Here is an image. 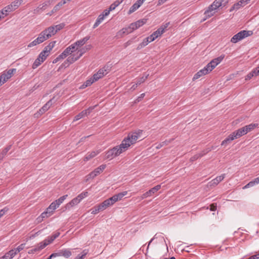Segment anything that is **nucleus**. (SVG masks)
<instances>
[{
    "mask_svg": "<svg viewBox=\"0 0 259 259\" xmlns=\"http://www.w3.org/2000/svg\"><path fill=\"white\" fill-rule=\"evenodd\" d=\"M62 250L63 256H64L66 258H68L72 254L71 251L68 249H62Z\"/></svg>",
    "mask_w": 259,
    "mask_h": 259,
    "instance_id": "obj_41",
    "label": "nucleus"
},
{
    "mask_svg": "<svg viewBox=\"0 0 259 259\" xmlns=\"http://www.w3.org/2000/svg\"><path fill=\"white\" fill-rule=\"evenodd\" d=\"M88 193L87 192H83L76 197L80 201H81L84 198L88 196Z\"/></svg>",
    "mask_w": 259,
    "mask_h": 259,
    "instance_id": "obj_48",
    "label": "nucleus"
},
{
    "mask_svg": "<svg viewBox=\"0 0 259 259\" xmlns=\"http://www.w3.org/2000/svg\"><path fill=\"white\" fill-rule=\"evenodd\" d=\"M97 206L101 211L104 210L106 209L108 207L110 206L106 200Z\"/></svg>",
    "mask_w": 259,
    "mask_h": 259,
    "instance_id": "obj_32",
    "label": "nucleus"
},
{
    "mask_svg": "<svg viewBox=\"0 0 259 259\" xmlns=\"http://www.w3.org/2000/svg\"><path fill=\"white\" fill-rule=\"evenodd\" d=\"M9 210L7 207H4L3 209L0 210V218L3 216Z\"/></svg>",
    "mask_w": 259,
    "mask_h": 259,
    "instance_id": "obj_55",
    "label": "nucleus"
},
{
    "mask_svg": "<svg viewBox=\"0 0 259 259\" xmlns=\"http://www.w3.org/2000/svg\"><path fill=\"white\" fill-rule=\"evenodd\" d=\"M210 150H204L199 153H197L196 154L194 155L193 156H192L190 158V160L191 161H194L197 160V159H198V158L201 157L202 156H203V155H205Z\"/></svg>",
    "mask_w": 259,
    "mask_h": 259,
    "instance_id": "obj_22",
    "label": "nucleus"
},
{
    "mask_svg": "<svg viewBox=\"0 0 259 259\" xmlns=\"http://www.w3.org/2000/svg\"><path fill=\"white\" fill-rule=\"evenodd\" d=\"M63 5H64V2H59L57 5H56L54 7L53 10H52V13H56V12H57L58 11H59L61 7Z\"/></svg>",
    "mask_w": 259,
    "mask_h": 259,
    "instance_id": "obj_38",
    "label": "nucleus"
},
{
    "mask_svg": "<svg viewBox=\"0 0 259 259\" xmlns=\"http://www.w3.org/2000/svg\"><path fill=\"white\" fill-rule=\"evenodd\" d=\"M145 93H143L142 94H141V95L138 97L134 101V103H138L140 101L142 100V99L145 97Z\"/></svg>",
    "mask_w": 259,
    "mask_h": 259,
    "instance_id": "obj_56",
    "label": "nucleus"
},
{
    "mask_svg": "<svg viewBox=\"0 0 259 259\" xmlns=\"http://www.w3.org/2000/svg\"><path fill=\"white\" fill-rule=\"evenodd\" d=\"M85 52V50L82 48L79 50L76 54H73L68 57L66 61L68 62L69 64H71L79 59Z\"/></svg>",
    "mask_w": 259,
    "mask_h": 259,
    "instance_id": "obj_9",
    "label": "nucleus"
},
{
    "mask_svg": "<svg viewBox=\"0 0 259 259\" xmlns=\"http://www.w3.org/2000/svg\"><path fill=\"white\" fill-rule=\"evenodd\" d=\"M46 211L43 212L37 218L38 222H41L44 219L49 217L50 216Z\"/></svg>",
    "mask_w": 259,
    "mask_h": 259,
    "instance_id": "obj_46",
    "label": "nucleus"
},
{
    "mask_svg": "<svg viewBox=\"0 0 259 259\" xmlns=\"http://www.w3.org/2000/svg\"><path fill=\"white\" fill-rule=\"evenodd\" d=\"M246 134V133L245 132V128H244V127L240 128L233 132L227 138H226L224 141H223L221 143V145H224L227 144L228 143H230L231 141L234 140V139L240 138V137Z\"/></svg>",
    "mask_w": 259,
    "mask_h": 259,
    "instance_id": "obj_2",
    "label": "nucleus"
},
{
    "mask_svg": "<svg viewBox=\"0 0 259 259\" xmlns=\"http://www.w3.org/2000/svg\"><path fill=\"white\" fill-rule=\"evenodd\" d=\"M65 26V24L64 23H61L56 25L52 26L54 28L55 30H56V33L63 29Z\"/></svg>",
    "mask_w": 259,
    "mask_h": 259,
    "instance_id": "obj_50",
    "label": "nucleus"
},
{
    "mask_svg": "<svg viewBox=\"0 0 259 259\" xmlns=\"http://www.w3.org/2000/svg\"><path fill=\"white\" fill-rule=\"evenodd\" d=\"M59 206L58 205L57 202L54 201L51 203L49 206V209H52L55 210L57 208H58Z\"/></svg>",
    "mask_w": 259,
    "mask_h": 259,
    "instance_id": "obj_52",
    "label": "nucleus"
},
{
    "mask_svg": "<svg viewBox=\"0 0 259 259\" xmlns=\"http://www.w3.org/2000/svg\"><path fill=\"white\" fill-rule=\"evenodd\" d=\"M140 6L136 2L130 8L128 14H131L136 11Z\"/></svg>",
    "mask_w": 259,
    "mask_h": 259,
    "instance_id": "obj_37",
    "label": "nucleus"
},
{
    "mask_svg": "<svg viewBox=\"0 0 259 259\" xmlns=\"http://www.w3.org/2000/svg\"><path fill=\"white\" fill-rule=\"evenodd\" d=\"M258 75L256 72V70L255 69H254L251 72L247 74V75L245 77V80H248L254 76H257Z\"/></svg>",
    "mask_w": 259,
    "mask_h": 259,
    "instance_id": "obj_39",
    "label": "nucleus"
},
{
    "mask_svg": "<svg viewBox=\"0 0 259 259\" xmlns=\"http://www.w3.org/2000/svg\"><path fill=\"white\" fill-rule=\"evenodd\" d=\"M68 196L67 195H65L63 196H61L58 199L55 200V201L57 202L58 205L59 206V205L63 203V202L64 201L65 199L67 198Z\"/></svg>",
    "mask_w": 259,
    "mask_h": 259,
    "instance_id": "obj_49",
    "label": "nucleus"
},
{
    "mask_svg": "<svg viewBox=\"0 0 259 259\" xmlns=\"http://www.w3.org/2000/svg\"><path fill=\"white\" fill-rule=\"evenodd\" d=\"M16 71V69L13 68L8 70L7 72H4L1 76L0 77L3 81L5 83L9 79H10L12 75Z\"/></svg>",
    "mask_w": 259,
    "mask_h": 259,
    "instance_id": "obj_11",
    "label": "nucleus"
},
{
    "mask_svg": "<svg viewBox=\"0 0 259 259\" xmlns=\"http://www.w3.org/2000/svg\"><path fill=\"white\" fill-rule=\"evenodd\" d=\"M147 45L146 44V42H145V41L143 40V41L138 45V46L137 48V50H141V49L146 46Z\"/></svg>",
    "mask_w": 259,
    "mask_h": 259,
    "instance_id": "obj_54",
    "label": "nucleus"
},
{
    "mask_svg": "<svg viewBox=\"0 0 259 259\" xmlns=\"http://www.w3.org/2000/svg\"><path fill=\"white\" fill-rule=\"evenodd\" d=\"M22 0H16L13 2L10 5L6 6L3 10L5 13V16L8 15V12L13 11L17 9L21 4Z\"/></svg>",
    "mask_w": 259,
    "mask_h": 259,
    "instance_id": "obj_6",
    "label": "nucleus"
},
{
    "mask_svg": "<svg viewBox=\"0 0 259 259\" xmlns=\"http://www.w3.org/2000/svg\"><path fill=\"white\" fill-rule=\"evenodd\" d=\"M80 201L76 198H73L71 201L66 204L67 208H70L78 204Z\"/></svg>",
    "mask_w": 259,
    "mask_h": 259,
    "instance_id": "obj_27",
    "label": "nucleus"
},
{
    "mask_svg": "<svg viewBox=\"0 0 259 259\" xmlns=\"http://www.w3.org/2000/svg\"><path fill=\"white\" fill-rule=\"evenodd\" d=\"M147 19H143L139 20L134 23H131L128 27L123 28L121 30L123 34H128L132 32L134 30H136L141 26H143L146 23Z\"/></svg>",
    "mask_w": 259,
    "mask_h": 259,
    "instance_id": "obj_3",
    "label": "nucleus"
},
{
    "mask_svg": "<svg viewBox=\"0 0 259 259\" xmlns=\"http://www.w3.org/2000/svg\"><path fill=\"white\" fill-rule=\"evenodd\" d=\"M40 33L42 36H44L45 39L46 40L54 35L56 33V30H55L54 28L51 26L46 28Z\"/></svg>",
    "mask_w": 259,
    "mask_h": 259,
    "instance_id": "obj_10",
    "label": "nucleus"
},
{
    "mask_svg": "<svg viewBox=\"0 0 259 259\" xmlns=\"http://www.w3.org/2000/svg\"><path fill=\"white\" fill-rule=\"evenodd\" d=\"M149 75V74H146V75L143 76L142 77L138 78L136 82V83L138 84V85H139L141 83H143L146 80V79L147 78V77H148Z\"/></svg>",
    "mask_w": 259,
    "mask_h": 259,
    "instance_id": "obj_43",
    "label": "nucleus"
},
{
    "mask_svg": "<svg viewBox=\"0 0 259 259\" xmlns=\"http://www.w3.org/2000/svg\"><path fill=\"white\" fill-rule=\"evenodd\" d=\"M95 81H96L94 80L93 77H92V78L86 81L85 86L88 87V86L91 85Z\"/></svg>",
    "mask_w": 259,
    "mask_h": 259,
    "instance_id": "obj_57",
    "label": "nucleus"
},
{
    "mask_svg": "<svg viewBox=\"0 0 259 259\" xmlns=\"http://www.w3.org/2000/svg\"><path fill=\"white\" fill-rule=\"evenodd\" d=\"M93 109V108L90 107L86 110H83L82 111H81L80 113H79V114H78L74 117L73 121H77L86 116H88V115H89L90 114V113L91 112V111Z\"/></svg>",
    "mask_w": 259,
    "mask_h": 259,
    "instance_id": "obj_13",
    "label": "nucleus"
},
{
    "mask_svg": "<svg viewBox=\"0 0 259 259\" xmlns=\"http://www.w3.org/2000/svg\"><path fill=\"white\" fill-rule=\"evenodd\" d=\"M169 22H167L162 25L160 28H159L157 31H159L160 34L161 35L164 32L165 29L169 26Z\"/></svg>",
    "mask_w": 259,
    "mask_h": 259,
    "instance_id": "obj_35",
    "label": "nucleus"
},
{
    "mask_svg": "<svg viewBox=\"0 0 259 259\" xmlns=\"http://www.w3.org/2000/svg\"><path fill=\"white\" fill-rule=\"evenodd\" d=\"M248 3L246 0H240L238 3H235L233 5L232 8L230 10V12H232L233 10H238L240 8L243 7L246 5Z\"/></svg>",
    "mask_w": 259,
    "mask_h": 259,
    "instance_id": "obj_16",
    "label": "nucleus"
},
{
    "mask_svg": "<svg viewBox=\"0 0 259 259\" xmlns=\"http://www.w3.org/2000/svg\"><path fill=\"white\" fill-rule=\"evenodd\" d=\"M214 10H211L210 9V6H209L208 9L205 11L204 15H205L206 18L204 19L205 20L206 18H210L214 14V12H213Z\"/></svg>",
    "mask_w": 259,
    "mask_h": 259,
    "instance_id": "obj_31",
    "label": "nucleus"
},
{
    "mask_svg": "<svg viewBox=\"0 0 259 259\" xmlns=\"http://www.w3.org/2000/svg\"><path fill=\"white\" fill-rule=\"evenodd\" d=\"M100 152V150L93 151L91 152L88 153L84 158V161H87L91 158L95 157L97 154Z\"/></svg>",
    "mask_w": 259,
    "mask_h": 259,
    "instance_id": "obj_18",
    "label": "nucleus"
},
{
    "mask_svg": "<svg viewBox=\"0 0 259 259\" xmlns=\"http://www.w3.org/2000/svg\"><path fill=\"white\" fill-rule=\"evenodd\" d=\"M92 212H91V213L92 214H97V213H98L100 211H101L100 209H99V208L98 207V206H95L94 208H93L92 209Z\"/></svg>",
    "mask_w": 259,
    "mask_h": 259,
    "instance_id": "obj_53",
    "label": "nucleus"
},
{
    "mask_svg": "<svg viewBox=\"0 0 259 259\" xmlns=\"http://www.w3.org/2000/svg\"><path fill=\"white\" fill-rule=\"evenodd\" d=\"M142 133L143 131L139 130L134 132L129 133L127 137L125 138L122 142L124 144L126 143V145L125 146L128 149L131 145L135 144L139 139L141 138Z\"/></svg>",
    "mask_w": 259,
    "mask_h": 259,
    "instance_id": "obj_1",
    "label": "nucleus"
},
{
    "mask_svg": "<svg viewBox=\"0 0 259 259\" xmlns=\"http://www.w3.org/2000/svg\"><path fill=\"white\" fill-rule=\"evenodd\" d=\"M259 258V251L254 255H251L247 259H258Z\"/></svg>",
    "mask_w": 259,
    "mask_h": 259,
    "instance_id": "obj_63",
    "label": "nucleus"
},
{
    "mask_svg": "<svg viewBox=\"0 0 259 259\" xmlns=\"http://www.w3.org/2000/svg\"><path fill=\"white\" fill-rule=\"evenodd\" d=\"M111 11V10H110L109 8H108V9H106L101 14L102 15H103L104 17H106L107 16H108L109 13H110V12Z\"/></svg>",
    "mask_w": 259,
    "mask_h": 259,
    "instance_id": "obj_60",
    "label": "nucleus"
},
{
    "mask_svg": "<svg viewBox=\"0 0 259 259\" xmlns=\"http://www.w3.org/2000/svg\"><path fill=\"white\" fill-rule=\"evenodd\" d=\"M45 40H46L45 39L44 36H42L41 33H40L38 35V36L36 39H35L33 41L28 45L27 47L28 48L33 47L43 42Z\"/></svg>",
    "mask_w": 259,
    "mask_h": 259,
    "instance_id": "obj_12",
    "label": "nucleus"
},
{
    "mask_svg": "<svg viewBox=\"0 0 259 259\" xmlns=\"http://www.w3.org/2000/svg\"><path fill=\"white\" fill-rule=\"evenodd\" d=\"M259 183V177L254 179L253 181L249 182L247 185H246L243 189H246L251 187H253L256 184Z\"/></svg>",
    "mask_w": 259,
    "mask_h": 259,
    "instance_id": "obj_25",
    "label": "nucleus"
},
{
    "mask_svg": "<svg viewBox=\"0 0 259 259\" xmlns=\"http://www.w3.org/2000/svg\"><path fill=\"white\" fill-rule=\"evenodd\" d=\"M225 4L224 0H215L212 4L210 5V9L215 10Z\"/></svg>",
    "mask_w": 259,
    "mask_h": 259,
    "instance_id": "obj_17",
    "label": "nucleus"
},
{
    "mask_svg": "<svg viewBox=\"0 0 259 259\" xmlns=\"http://www.w3.org/2000/svg\"><path fill=\"white\" fill-rule=\"evenodd\" d=\"M63 52L65 53V54L67 56H68L69 54H71L72 53V51L70 50V48H69V47L65 49Z\"/></svg>",
    "mask_w": 259,
    "mask_h": 259,
    "instance_id": "obj_61",
    "label": "nucleus"
},
{
    "mask_svg": "<svg viewBox=\"0 0 259 259\" xmlns=\"http://www.w3.org/2000/svg\"><path fill=\"white\" fill-rule=\"evenodd\" d=\"M209 64L210 65V68L211 69H214L217 65L215 64V62L213 60H212L210 62Z\"/></svg>",
    "mask_w": 259,
    "mask_h": 259,
    "instance_id": "obj_64",
    "label": "nucleus"
},
{
    "mask_svg": "<svg viewBox=\"0 0 259 259\" xmlns=\"http://www.w3.org/2000/svg\"><path fill=\"white\" fill-rule=\"evenodd\" d=\"M253 34L252 31L242 30L235 35L231 38V41L233 43H237L242 39L251 35Z\"/></svg>",
    "mask_w": 259,
    "mask_h": 259,
    "instance_id": "obj_4",
    "label": "nucleus"
},
{
    "mask_svg": "<svg viewBox=\"0 0 259 259\" xmlns=\"http://www.w3.org/2000/svg\"><path fill=\"white\" fill-rule=\"evenodd\" d=\"M257 126L258 124L257 123H251L250 124L244 126V128H245V132L247 134L248 132L253 130L255 127H257Z\"/></svg>",
    "mask_w": 259,
    "mask_h": 259,
    "instance_id": "obj_26",
    "label": "nucleus"
},
{
    "mask_svg": "<svg viewBox=\"0 0 259 259\" xmlns=\"http://www.w3.org/2000/svg\"><path fill=\"white\" fill-rule=\"evenodd\" d=\"M105 17L103 16V15H102L100 14L97 19L96 20L95 24L93 25V28H96L97 26H98L102 22V21L104 20Z\"/></svg>",
    "mask_w": 259,
    "mask_h": 259,
    "instance_id": "obj_29",
    "label": "nucleus"
},
{
    "mask_svg": "<svg viewBox=\"0 0 259 259\" xmlns=\"http://www.w3.org/2000/svg\"><path fill=\"white\" fill-rule=\"evenodd\" d=\"M49 54L45 52V51H42L40 53L38 57L40 58L42 62L45 61V60L47 59V57L49 56Z\"/></svg>",
    "mask_w": 259,
    "mask_h": 259,
    "instance_id": "obj_42",
    "label": "nucleus"
},
{
    "mask_svg": "<svg viewBox=\"0 0 259 259\" xmlns=\"http://www.w3.org/2000/svg\"><path fill=\"white\" fill-rule=\"evenodd\" d=\"M161 35L160 34L159 31H155L150 36H148L146 38L144 39L145 42H146V44L148 45L149 43L154 41L156 38L160 36Z\"/></svg>",
    "mask_w": 259,
    "mask_h": 259,
    "instance_id": "obj_14",
    "label": "nucleus"
},
{
    "mask_svg": "<svg viewBox=\"0 0 259 259\" xmlns=\"http://www.w3.org/2000/svg\"><path fill=\"white\" fill-rule=\"evenodd\" d=\"M224 58V56H221L218 58H216L213 59V60L214 61V62H215L217 65H218L219 63H220L222 61Z\"/></svg>",
    "mask_w": 259,
    "mask_h": 259,
    "instance_id": "obj_51",
    "label": "nucleus"
},
{
    "mask_svg": "<svg viewBox=\"0 0 259 259\" xmlns=\"http://www.w3.org/2000/svg\"><path fill=\"white\" fill-rule=\"evenodd\" d=\"M43 62L42 60L40 59L38 57H37L35 60L34 61V63L32 64V68L33 69L36 68L38 66H39Z\"/></svg>",
    "mask_w": 259,
    "mask_h": 259,
    "instance_id": "obj_36",
    "label": "nucleus"
},
{
    "mask_svg": "<svg viewBox=\"0 0 259 259\" xmlns=\"http://www.w3.org/2000/svg\"><path fill=\"white\" fill-rule=\"evenodd\" d=\"M51 105L52 100H50L41 108L42 109V111H44L45 112H46L50 108Z\"/></svg>",
    "mask_w": 259,
    "mask_h": 259,
    "instance_id": "obj_44",
    "label": "nucleus"
},
{
    "mask_svg": "<svg viewBox=\"0 0 259 259\" xmlns=\"http://www.w3.org/2000/svg\"><path fill=\"white\" fill-rule=\"evenodd\" d=\"M18 252L16 249H12L6 253L4 256L6 259H11L15 256Z\"/></svg>",
    "mask_w": 259,
    "mask_h": 259,
    "instance_id": "obj_21",
    "label": "nucleus"
},
{
    "mask_svg": "<svg viewBox=\"0 0 259 259\" xmlns=\"http://www.w3.org/2000/svg\"><path fill=\"white\" fill-rule=\"evenodd\" d=\"M12 145L7 146L0 153V161L3 160L7 152L11 149Z\"/></svg>",
    "mask_w": 259,
    "mask_h": 259,
    "instance_id": "obj_23",
    "label": "nucleus"
},
{
    "mask_svg": "<svg viewBox=\"0 0 259 259\" xmlns=\"http://www.w3.org/2000/svg\"><path fill=\"white\" fill-rule=\"evenodd\" d=\"M76 45H75V43L74 42V44H72L71 45H70V46H69V48H70V50H72V53L75 52L77 48H76Z\"/></svg>",
    "mask_w": 259,
    "mask_h": 259,
    "instance_id": "obj_62",
    "label": "nucleus"
},
{
    "mask_svg": "<svg viewBox=\"0 0 259 259\" xmlns=\"http://www.w3.org/2000/svg\"><path fill=\"white\" fill-rule=\"evenodd\" d=\"M110 67L108 66H105L102 68L100 69L98 71L95 73L93 77L94 78V80L97 81L99 79L102 78L103 76H104L105 75H106L107 73H108L110 71Z\"/></svg>",
    "mask_w": 259,
    "mask_h": 259,
    "instance_id": "obj_5",
    "label": "nucleus"
},
{
    "mask_svg": "<svg viewBox=\"0 0 259 259\" xmlns=\"http://www.w3.org/2000/svg\"><path fill=\"white\" fill-rule=\"evenodd\" d=\"M60 233L59 232H56L54 234H52L51 236L48 237L47 239L49 242L50 243H51L55 239H56L59 236Z\"/></svg>",
    "mask_w": 259,
    "mask_h": 259,
    "instance_id": "obj_28",
    "label": "nucleus"
},
{
    "mask_svg": "<svg viewBox=\"0 0 259 259\" xmlns=\"http://www.w3.org/2000/svg\"><path fill=\"white\" fill-rule=\"evenodd\" d=\"M226 175L225 174L221 175L220 176L217 177L215 179L211 180L208 183V185L210 187H214L217 186L220 182L222 181L225 177Z\"/></svg>",
    "mask_w": 259,
    "mask_h": 259,
    "instance_id": "obj_15",
    "label": "nucleus"
},
{
    "mask_svg": "<svg viewBox=\"0 0 259 259\" xmlns=\"http://www.w3.org/2000/svg\"><path fill=\"white\" fill-rule=\"evenodd\" d=\"M109 206L112 205L116 202L118 201L114 195L106 200Z\"/></svg>",
    "mask_w": 259,
    "mask_h": 259,
    "instance_id": "obj_40",
    "label": "nucleus"
},
{
    "mask_svg": "<svg viewBox=\"0 0 259 259\" xmlns=\"http://www.w3.org/2000/svg\"><path fill=\"white\" fill-rule=\"evenodd\" d=\"M63 256L62 250H60L57 252H55V253H52L49 256V258H48V259H51L52 258H53V257H56L57 256Z\"/></svg>",
    "mask_w": 259,
    "mask_h": 259,
    "instance_id": "obj_47",
    "label": "nucleus"
},
{
    "mask_svg": "<svg viewBox=\"0 0 259 259\" xmlns=\"http://www.w3.org/2000/svg\"><path fill=\"white\" fill-rule=\"evenodd\" d=\"M25 246V244H21L19 245L16 249L18 252H19L21 250H23Z\"/></svg>",
    "mask_w": 259,
    "mask_h": 259,
    "instance_id": "obj_58",
    "label": "nucleus"
},
{
    "mask_svg": "<svg viewBox=\"0 0 259 259\" xmlns=\"http://www.w3.org/2000/svg\"><path fill=\"white\" fill-rule=\"evenodd\" d=\"M90 39V36H85L81 39L76 41L75 43L77 46H82Z\"/></svg>",
    "mask_w": 259,
    "mask_h": 259,
    "instance_id": "obj_30",
    "label": "nucleus"
},
{
    "mask_svg": "<svg viewBox=\"0 0 259 259\" xmlns=\"http://www.w3.org/2000/svg\"><path fill=\"white\" fill-rule=\"evenodd\" d=\"M50 243L48 241L47 239H45L43 241L40 242L38 244V246L34 248L35 251H38L40 250H41L44 249L45 247H46L48 245L50 244Z\"/></svg>",
    "mask_w": 259,
    "mask_h": 259,
    "instance_id": "obj_19",
    "label": "nucleus"
},
{
    "mask_svg": "<svg viewBox=\"0 0 259 259\" xmlns=\"http://www.w3.org/2000/svg\"><path fill=\"white\" fill-rule=\"evenodd\" d=\"M45 113L44 111H42V109L40 108L38 111H37V112H36V113L34 114V116L35 117H39L41 115H42V114H44Z\"/></svg>",
    "mask_w": 259,
    "mask_h": 259,
    "instance_id": "obj_59",
    "label": "nucleus"
},
{
    "mask_svg": "<svg viewBox=\"0 0 259 259\" xmlns=\"http://www.w3.org/2000/svg\"><path fill=\"white\" fill-rule=\"evenodd\" d=\"M207 74V70L205 69H202L197 72L193 76V80H195L196 79H198L200 77L203 75H206Z\"/></svg>",
    "mask_w": 259,
    "mask_h": 259,
    "instance_id": "obj_20",
    "label": "nucleus"
},
{
    "mask_svg": "<svg viewBox=\"0 0 259 259\" xmlns=\"http://www.w3.org/2000/svg\"><path fill=\"white\" fill-rule=\"evenodd\" d=\"M106 167V164H102L96 169H94L93 171L90 172L89 175L86 176L87 181H88L89 179H94L96 176L101 174L103 171L105 169Z\"/></svg>",
    "mask_w": 259,
    "mask_h": 259,
    "instance_id": "obj_7",
    "label": "nucleus"
},
{
    "mask_svg": "<svg viewBox=\"0 0 259 259\" xmlns=\"http://www.w3.org/2000/svg\"><path fill=\"white\" fill-rule=\"evenodd\" d=\"M56 41H51L49 44L48 46L45 47V48L44 49V51H45L46 53L49 54L50 51L52 50V49L54 47L55 45L56 44Z\"/></svg>",
    "mask_w": 259,
    "mask_h": 259,
    "instance_id": "obj_24",
    "label": "nucleus"
},
{
    "mask_svg": "<svg viewBox=\"0 0 259 259\" xmlns=\"http://www.w3.org/2000/svg\"><path fill=\"white\" fill-rule=\"evenodd\" d=\"M125 145H126V143H125V144H124L122 142L119 145L116 146L111 149L112 152H113V154L115 157L119 156L122 153L125 152L128 149Z\"/></svg>",
    "mask_w": 259,
    "mask_h": 259,
    "instance_id": "obj_8",
    "label": "nucleus"
},
{
    "mask_svg": "<svg viewBox=\"0 0 259 259\" xmlns=\"http://www.w3.org/2000/svg\"><path fill=\"white\" fill-rule=\"evenodd\" d=\"M127 191H123L122 192L119 193L117 194L114 195L117 201L121 200V199L127 194Z\"/></svg>",
    "mask_w": 259,
    "mask_h": 259,
    "instance_id": "obj_45",
    "label": "nucleus"
},
{
    "mask_svg": "<svg viewBox=\"0 0 259 259\" xmlns=\"http://www.w3.org/2000/svg\"><path fill=\"white\" fill-rule=\"evenodd\" d=\"M122 0H116V1H115L113 4H112L110 6L109 8L110 10H114L117 6H118L122 3Z\"/></svg>",
    "mask_w": 259,
    "mask_h": 259,
    "instance_id": "obj_33",
    "label": "nucleus"
},
{
    "mask_svg": "<svg viewBox=\"0 0 259 259\" xmlns=\"http://www.w3.org/2000/svg\"><path fill=\"white\" fill-rule=\"evenodd\" d=\"M114 157H115V156H114V154H113V152H112L111 149H110L106 152V155H105V158L106 159L111 160V159H113Z\"/></svg>",
    "mask_w": 259,
    "mask_h": 259,
    "instance_id": "obj_34",
    "label": "nucleus"
}]
</instances>
